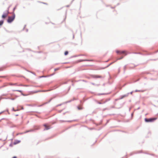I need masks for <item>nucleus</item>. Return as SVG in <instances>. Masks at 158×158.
I'll list each match as a JSON object with an SVG mask.
<instances>
[{
  "instance_id": "1",
  "label": "nucleus",
  "mask_w": 158,
  "mask_h": 158,
  "mask_svg": "<svg viewBox=\"0 0 158 158\" xmlns=\"http://www.w3.org/2000/svg\"><path fill=\"white\" fill-rule=\"evenodd\" d=\"M15 15L14 13H13L12 16L8 17V18L7 20V22L8 23H11L15 19Z\"/></svg>"
},
{
  "instance_id": "2",
  "label": "nucleus",
  "mask_w": 158,
  "mask_h": 158,
  "mask_svg": "<svg viewBox=\"0 0 158 158\" xmlns=\"http://www.w3.org/2000/svg\"><path fill=\"white\" fill-rule=\"evenodd\" d=\"M157 118H145V121L146 122H152L156 120Z\"/></svg>"
},
{
  "instance_id": "3",
  "label": "nucleus",
  "mask_w": 158,
  "mask_h": 158,
  "mask_svg": "<svg viewBox=\"0 0 158 158\" xmlns=\"http://www.w3.org/2000/svg\"><path fill=\"white\" fill-rule=\"evenodd\" d=\"M9 13V11L8 10L7 11L6 13H4L2 15V18L3 19L5 18L7 16Z\"/></svg>"
},
{
  "instance_id": "4",
  "label": "nucleus",
  "mask_w": 158,
  "mask_h": 158,
  "mask_svg": "<svg viewBox=\"0 0 158 158\" xmlns=\"http://www.w3.org/2000/svg\"><path fill=\"white\" fill-rule=\"evenodd\" d=\"M44 126L45 127L44 130H48L51 128L50 126H47L46 124H44Z\"/></svg>"
},
{
  "instance_id": "5",
  "label": "nucleus",
  "mask_w": 158,
  "mask_h": 158,
  "mask_svg": "<svg viewBox=\"0 0 158 158\" xmlns=\"http://www.w3.org/2000/svg\"><path fill=\"white\" fill-rule=\"evenodd\" d=\"M93 77L94 78H101L102 76L98 75H93Z\"/></svg>"
},
{
  "instance_id": "6",
  "label": "nucleus",
  "mask_w": 158,
  "mask_h": 158,
  "mask_svg": "<svg viewBox=\"0 0 158 158\" xmlns=\"http://www.w3.org/2000/svg\"><path fill=\"white\" fill-rule=\"evenodd\" d=\"M116 53H119L120 54H122L124 53H125V51H116Z\"/></svg>"
},
{
  "instance_id": "7",
  "label": "nucleus",
  "mask_w": 158,
  "mask_h": 158,
  "mask_svg": "<svg viewBox=\"0 0 158 158\" xmlns=\"http://www.w3.org/2000/svg\"><path fill=\"white\" fill-rule=\"evenodd\" d=\"M52 98L50 99V100H49V101L48 102H46L44 103L43 104H42V105H39V107L41 106H43V105H44L45 104H47L48 103H49L50 102H51V101L52 100Z\"/></svg>"
},
{
  "instance_id": "8",
  "label": "nucleus",
  "mask_w": 158,
  "mask_h": 158,
  "mask_svg": "<svg viewBox=\"0 0 158 158\" xmlns=\"http://www.w3.org/2000/svg\"><path fill=\"white\" fill-rule=\"evenodd\" d=\"M35 130V129H32V130H30L27 131H25V132H24V133H27V132H28L33 131Z\"/></svg>"
},
{
  "instance_id": "9",
  "label": "nucleus",
  "mask_w": 158,
  "mask_h": 158,
  "mask_svg": "<svg viewBox=\"0 0 158 158\" xmlns=\"http://www.w3.org/2000/svg\"><path fill=\"white\" fill-rule=\"evenodd\" d=\"M144 91V90H138L137 89L135 90V92H143Z\"/></svg>"
},
{
  "instance_id": "10",
  "label": "nucleus",
  "mask_w": 158,
  "mask_h": 158,
  "mask_svg": "<svg viewBox=\"0 0 158 158\" xmlns=\"http://www.w3.org/2000/svg\"><path fill=\"white\" fill-rule=\"evenodd\" d=\"M4 22V21L3 20H1L0 21V26L2 25Z\"/></svg>"
},
{
  "instance_id": "11",
  "label": "nucleus",
  "mask_w": 158,
  "mask_h": 158,
  "mask_svg": "<svg viewBox=\"0 0 158 158\" xmlns=\"http://www.w3.org/2000/svg\"><path fill=\"white\" fill-rule=\"evenodd\" d=\"M12 111H19V109H17V110H15V109H14V108L13 107L12 108Z\"/></svg>"
},
{
  "instance_id": "12",
  "label": "nucleus",
  "mask_w": 158,
  "mask_h": 158,
  "mask_svg": "<svg viewBox=\"0 0 158 158\" xmlns=\"http://www.w3.org/2000/svg\"><path fill=\"white\" fill-rule=\"evenodd\" d=\"M129 94V93H128L127 94L123 95L124 97H127L128 96Z\"/></svg>"
},
{
  "instance_id": "13",
  "label": "nucleus",
  "mask_w": 158,
  "mask_h": 158,
  "mask_svg": "<svg viewBox=\"0 0 158 158\" xmlns=\"http://www.w3.org/2000/svg\"><path fill=\"white\" fill-rule=\"evenodd\" d=\"M13 91H18L19 92L21 93L22 92V91L21 90H13Z\"/></svg>"
},
{
  "instance_id": "14",
  "label": "nucleus",
  "mask_w": 158,
  "mask_h": 158,
  "mask_svg": "<svg viewBox=\"0 0 158 158\" xmlns=\"http://www.w3.org/2000/svg\"><path fill=\"white\" fill-rule=\"evenodd\" d=\"M124 96L123 95H122V96H121L120 97V98H119V99H123V98H124Z\"/></svg>"
},
{
  "instance_id": "15",
  "label": "nucleus",
  "mask_w": 158,
  "mask_h": 158,
  "mask_svg": "<svg viewBox=\"0 0 158 158\" xmlns=\"http://www.w3.org/2000/svg\"><path fill=\"white\" fill-rule=\"evenodd\" d=\"M68 54V51H65L64 52V55H67Z\"/></svg>"
},
{
  "instance_id": "16",
  "label": "nucleus",
  "mask_w": 158,
  "mask_h": 158,
  "mask_svg": "<svg viewBox=\"0 0 158 158\" xmlns=\"http://www.w3.org/2000/svg\"><path fill=\"white\" fill-rule=\"evenodd\" d=\"M105 94L104 93H102V94H98V95H104Z\"/></svg>"
},
{
  "instance_id": "17",
  "label": "nucleus",
  "mask_w": 158,
  "mask_h": 158,
  "mask_svg": "<svg viewBox=\"0 0 158 158\" xmlns=\"http://www.w3.org/2000/svg\"><path fill=\"white\" fill-rule=\"evenodd\" d=\"M90 60H82L81 61H89Z\"/></svg>"
},
{
  "instance_id": "18",
  "label": "nucleus",
  "mask_w": 158,
  "mask_h": 158,
  "mask_svg": "<svg viewBox=\"0 0 158 158\" xmlns=\"http://www.w3.org/2000/svg\"><path fill=\"white\" fill-rule=\"evenodd\" d=\"M114 62H112L111 63H110L107 66V67H109L110 65H111V64H112L113 63H114Z\"/></svg>"
},
{
  "instance_id": "19",
  "label": "nucleus",
  "mask_w": 158,
  "mask_h": 158,
  "mask_svg": "<svg viewBox=\"0 0 158 158\" xmlns=\"http://www.w3.org/2000/svg\"><path fill=\"white\" fill-rule=\"evenodd\" d=\"M123 58V57H121L120 58H118L117 60H120V59H122Z\"/></svg>"
},
{
  "instance_id": "20",
  "label": "nucleus",
  "mask_w": 158,
  "mask_h": 158,
  "mask_svg": "<svg viewBox=\"0 0 158 158\" xmlns=\"http://www.w3.org/2000/svg\"><path fill=\"white\" fill-rule=\"evenodd\" d=\"M19 86H28V85H19Z\"/></svg>"
},
{
  "instance_id": "21",
  "label": "nucleus",
  "mask_w": 158,
  "mask_h": 158,
  "mask_svg": "<svg viewBox=\"0 0 158 158\" xmlns=\"http://www.w3.org/2000/svg\"><path fill=\"white\" fill-rule=\"evenodd\" d=\"M59 69V68H56V69H54V71H56V70H57Z\"/></svg>"
},
{
  "instance_id": "22",
  "label": "nucleus",
  "mask_w": 158,
  "mask_h": 158,
  "mask_svg": "<svg viewBox=\"0 0 158 158\" xmlns=\"http://www.w3.org/2000/svg\"><path fill=\"white\" fill-rule=\"evenodd\" d=\"M11 85H16V84H11Z\"/></svg>"
},
{
  "instance_id": "23",
  "label": "nucleus",
  "mask_w": 158,
  "mask_h": 158,
  "mask_svg": "<svg viewBox=\"0 0 158 158\" xmlns=\"http://www.w3.org/2000/svg\"><path fill=\"white\" fill-rule=\"evenodd\" d=\"M78 109V110H81V108L79 107H77Z\"/></svg>"
},
{
  "instance_id": "24",
  "label": "nucleus",
  "mask_w": 158,
  "mask_h": 158,
  "mask_svg": "<svg viewBox=\"0 0 158 158\" xmlns=\"http://www.w3.org/2000/svg\"><path fill=\"white\" fill-rule=\"evenodd\" d=\"M62 105V104H59V105H57L56 106L57 107V106H61V105Z\"/></svg>"
},
{
  "instance_id": "25",
  "label": "nucleus",
  "mask_w": 158,
  "mask_h": 158,
  "mask_svg": "<svg viewBox=\"0 0 158 158\" xmlns=\"http://www.w3.org/2000/svg\"><path fill=\"white\" fill-rule=\"evenodd\" d=\"M126 66H125L124 67V69L125 70L126 69Z\"/></svg>"
},
{
  "instance_id": "26",
  "label": "nucleus",
  "mask_w": 158,
  "mask_h": 158,
  "mask_svg": "<svg viewBox=\"0 0 158 158\" xmlns=\"http://www.w3.org/2000/svg\"><path fill=\"white\" fill-rule=\"evenodd\" d=\"M4 86H3L0 87V89L4 87Z\"/></svg>"
},
{
  "instance_id": "27",
  "label": "nucleus",
  "mask_w": 158,
  "mask_h": 158,
  "mask_svg": "<svg viewBox=\"0 0 158 158\" xmlns=\"http://www.w3.org/2000/svg\"><path fill=\"white\" fill-rule=\"evenodd\" d=\"M50 90H46V91H50Z\"/></svg>"
},
{
  "instance_id": "28",
  "label": "nucleus",
  "mask_w": 158,
  "mask_h": 158,
  "mask_svg": "<svg viewBox=\"0 0 158 158\" xmlns=\"http://www.w3.org/2000/svg\"><path fill=\"white\" fill-rule=\"evenodd\" d=\"M135 53V54H140V53L139 52V53L135 52V53Z\"/></svg>"
},
{
  "instance_id": "29",
  "label": "nucleus",
  "mask_w": 158,
  "mask_h": 158,
  "mask_svg": "<svg viewBox=\"0 0 158 158\" xmlns=\"http://www.w3.org/2000/svg\"><path fill=\"white\" fill-rule=\"evenodd\" d=\"M15 9V7L13 9V11H14Z\"/></svg>"
},
{
  "instance_id": "30",
  "label": "nucleus",
  "mask_w": 158,
  "mask_h": 158,
  "mask_svg": "<svg viewBox=\"0 0 158 158\" xmlns=\"http://www.w3.org/2000/svg\"><path fill=\"white\" fill-rule=\"evenodd\" d=\"M43 3H44V4H46V5H47V3H46L43 2Z\"/></svg>"
},
{
  "instance_id": "31",
  "label": "nucleus",
  "mask_w": 158,
  "mask_h": 158,
  "mask_svg": "<svg viewBox=\"0 0 158 158\" xmlns=\"http://www.w3.org/2000/svg\"><path fill=\"white\" fill-rule=\"evenodd\" d=\"M98 104H102V103H101V102H98Z\"/></svg>"
},
{
  "instance_id": "32",
  "label": "nucleus",
  "mask_w": 158,
  "mask_h": 158,
  "mask_svg": "<svg viewBox=\"0 0 158 158\" xmlns=\"http://www.w3.org/2000/svg\"><path fill=\"white\" fill-rule=\"evenodd\" d=\"M16 156H14L13 158H16Z\"/></svg>"
},
{
  "instance_id": "33",
  "label": "nucleus",
  "mask_w": 158,
  "mask_h": 158,
  "mask_svg": "<svg viewBox=\"0 0 158 158\" xmlns=\"http://www.w3.org/2000/svg\"><path fill=\"white\" fill-rule=\"evenodd\" d=\"M133 91H132V92H131L130 93L131 94H132V93H133Z\"/></svg>"
},
{
  "instance_id": "34",
  "label": "nucleus",
  "mask_w": 158,
  "mask_h": 158,
  "mask_svg": "<svg viewBox=\"0 0 158 158\" xmlns=\"http://www.w3.org/2000/svg\"><path fill=\"white\" fill-rule=\"evenodd\" d=\"M15 115V116H18L19 115L18 114H16Z\"/></svg>"
},
{
  "instance_id": "35",
  "label": "nucleus",
  "mask_w": 158,
  "mask_h": 158,
  "mask_svg": "<svg viewBox=\"0 0 158 158\" xmlns=\"http://www.w3.org/2000/svg\"><path fill=\"white\" fill-rule=\"evenodd\" d=\"M40 91H36L35 92V93H37L38 92H40Z\"/></svg>"
},
{
  "instance_id": "36",
  "label": "nucleus",
  "mask_w": 158,
  "mask_h": 158,
  "mask_svg": "<svg viewBox=\"0 0 158 158\" xmlns=\"http://www.w3.org/2000/svg\"><path fill=\"white\" fill-rule=\"evenodd\" d=\"M71 121H67V122H71Z\"/></svg>"
},
{
  "instance_id": "37",
  "label": "nucleus",
  "mask_w": 158,
  "mask_h": 158,
  "mask_svg": "<svg viewBox=\"0 0 158 158\" xmlns=\"http://www.w3.org/2000/svg\"><path fill=\"white\" fill-rule=\"evenodd\" d=\"M2 113V112H0V114L1 113Z\"/></svg>"
},
{
  "instance_id": "38",
  "label": "nucleus",
  "mask_w": 158,
  "mask_h": 158,
  "mask_svg": "<svg viewBox=\"0 0 158 158\" xmlns=\"http://www.w3.org/2000/svg\"><path fill=\"white\" fill-rule=\"evenodd\" d=\"M5 95H4V94H3L2 95V96H5Z\"/></svg>"
},
{
  "instance_id": "39",
  "label": "nucleus",
  "mask_w": 158,
  "mask_h": 158,
  "mask_svg": "<svg viewBox=\"0 0 158 158\" xmlns=\"http://www.w3.org/2000/svg\"><path fill=\"white\" fill-rule=\"evenodd\" d=\"M133 115V113H132V114H131V115Z\"/></svg>"
},
{
  "instance_id": "40",
  "label": "nucleus",
  "mask_w": 158,
  "mask_h": 158,
  "mask_svg": "<svg viewBox=\"0 0 158 158\" xmlns=\"http://www.w3.org/2000/svg\"><path fill=\"white\" fill-rule=\"evenodd\" d=\"M63 122H66V121H63Z\"/></svg>"
},
{
  "instance_id": "41",
  "label": "nucleus",
  "mask_w": 158,
  "mask_h": 158,
  "mask_svg": "<svg viewBox=\"0 0 158 158\" xmlns=\"http://www.w3.org/2000/svg\"><path fill=\"white\" fill-rule=\"evenodd\" d=\"M28 31V29H27V31Z\"/></svg>"
},
{
  "instance_id": "42",
  "label": "nucleus",
  "mask_w": 158,
  "mask_h": 158,
  "mask_svg": "<svg viewBox=\"0 0 158 158\" xmlns=\"http://www.w3.org/2000/svg\"><path fill=\"white\" fill-rule=\"evenodd\" d=\"M22 109H23V107H22Z\"/></svg>"
},
{
  "instance_id": "43",
  "label": "nucleus",
  "mask_w": 158,
  "mask_h": 158,
  "mask_svg": "<svg viewBox=\"0 0 158 158\" xmlns=\"http://www.w3.org/2000/svg\"><path fill=\"white\" fill-rule=\"evenodd\" d=\"M74 38V35H73V38Z\"/></svg>"
},
{
  "instance_id": "44",
  "label": "nucleus",
  "mask_w": 158,
  "mask_h": 158,
  "mask_svg": "<svg viewBox=\"0 0 158 158\" xmlns=\"http://www.w3.org/2000/svg\"><path fill=\"white\" fill-rule=\"evenodd\" d=\"M14 99H12V100H14Z\"/></svg>"
},
{
  "instance_id": "45",
  "label": "nucleus",
  "mask_w": 158,
  "mask_h": 158,
  "mask_svg": "<svg viewBox=\"0 0 158 158\" xmlns=\"http://www.w3.org/2000/svg\"><path fill=\"white\" fill-rule=\"evenodd\" d=\"M0 140H1V139H0Z\"/></svg>"
}]
</instances>
